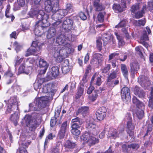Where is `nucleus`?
I'll return each instance as SVG.
<instances>
[{
    "label": "nucleus",
    "instance_id": "obj_1",
    "mask_svg": "<svg viewBox=\"0 0 153 153\" xmlns=\"http://www.w3.org/2000/svg\"><path fill=\"white\" fill-rule=\"evenodd\" d=\"M45 79L43 78H40V75L37 76L36 82L33 86L35 90L38 91V95H42V94L47 93L51 94V96L54 95L56 91L55 88V85L52 83H49L41 86L42 84L45 82Z\"/></svg>",
    "mask_w": 153,
    "mask_h": 153
},
{
    "label": "nucleus",
    "instance_id": "obj_2",
    "mask_svg": "<svg viewBox=\"0 0 153 153\" xmlns=\"http://www.w3.org/2000/svg\"><path fill=\"white\" fill-rule=\"evenodd\" d=\"M38 97L35 99L34 102L29 104V109L25 110V113L32 111H39L41 109L45 107L49 101L50 96H43L38 95Z\"/></svg>",
    "mask_w": 153,
    "mask_h": 153
},
{
    "label": "nucleus",
    "instance_id": "obj_3",
    "mask_svg": "<svg viewBox=\"0 0 153 153\" xmlns=\"http://www.w3.org/2000/svg\"><path fill=\"white\" fill-rule=\"evenodd\" d=\"M40 116V114L37 113H33L32 116L28 114L26 115L24 118L26 126L31 130L35 129L39 125L37 120L39 118Z\"/></svg>",
    "mask_w": 153,
    "mask_h": 153
},
{
    "label": "nucleus",
    "instance_id": "obj_4",
    "mask_svg": "<svg viewBox=\"0 0 153 153\" xmlns=\"http://www.w3.org/2000/svg\"><path fill=\"white\" fill-rule=\"evenodd\" d=\"M62 27L64 30L65 34L69 35L67 39L69 40L74 41V36L72 34L71 30L74 28L73 20L68 18L63 20Z\"/></svg>",
    "mask_w": 153,
    "mask_h": 153
},
{
    "label": "nucleus",
    "instance_id": "obj_5",
    "mask_svg": "<svg viewBox=\"0 0 153 153\" xmlns=\"http://www.w3.org/2000/svg\"><path fill=\"white\" fill-rule=\"evenodd\" d=\"M7 102V109L6 111V113H10L16 108L17 110H18V106L19 105L20 102L18 98L16 96H13L11 97Z\"/></svg>",
    "mask_w": 153,
    "mask_h": 153
},
{
    "label": "nucleus",
    "instance_id": "obj_6",
    "mask_svg": "<svg viewBox=\"0 0 153 153\" xmlns=\"http://www.w3.org/2000/svg\"><path fill=\"white\" fill-rule=\"evenodd\" d=\"M36 17L39 20L36 23L43 24L45 26H49L50 25L49 22L48 21L49 16L45 14L43 10H38Z\"/></svg>",
    "mask_w": 153,
    "mask_h": 153
},
{
    "label": "nucleus",
    "instance_id": "obj_7",
    "mask_svg": "<svg viewBox=\"0 0 153 153\" xmlns=\"http://www.w3.org/2000/svg\"><path fill=\"white\" fill-rule=\"evenodd\" d=\"M117 72L118 71L117 69L111 70V73L108 76L106 80L107 85L110 87L113 88L115 85L119 84V81L117 79L115 80H112L117 77Z\"/></svg>",
    "mask_w": 153,
    "mask_h": 153
},
{
    "label": "nucleus",
    "instance_id": "obj_8",
    "mask_svg": "<svg viewBox=\"0 0 153 153\" xmlns=\"http://www.w3.org/2000/svg\"><path fill=\"white\" fill-rule=\"evenodd\" d=\"M62 50L61 48L58 46H54L52 48L51 51L52 54L57 62H61L63 60L64 56L62 54Z\"/></svg>",
    "mask_w": 153,
    "mask_h": 153
},
{
    "label": "nucleus",
    "instance_id": "obj_9",
    "mask_svg": "<svg viewBox=\"0 0 153 153\" xmlns=\"http://www.w3.org/2000/svg\"><path fill=\"white\" fill-rule=\"evenodd\" d=\"M68 36H69V35H66L65 32L64 34L59 35L56 39V42L58 45L57 46H58L59 47H60L59 46L60 45L65 46L68 44V41H72L71 40H69L67 39V37Z\"/></svg>",
    "mask_w": 153,
    "mask_h": 153
},
{
    "label": "nucleus",
    "instance_id": "obj_10",
    "mask_svg": "<svg viewBox=\"0 0 153 153\" xmlns=\"http://www.w3.org/2000/svg\"><path fill=\"white\" fill-rule=\"evenodd\" d=\"M87 128L91 131H93L94 134H97L98 133V127L95 124V121L93 118H90L87 122Z\"/></svg>",
    "mask_w": 153,
    "mask_h": 153
},
{
    "label": "nucleus",
    "instance_id": "obj_11",
    "mask_svg": "<svg viewBox=\"0 0 153 153\" xmlns=\"http://www.w3.org/2000/svg\"><path fill=\"white\" fill-rule=\"evenodd\" d=\"M106 108L105 107H102L97 110L96 115L97 120L101 121L102 120L106 117Z\"/></svg>",
    "mask_w": 153,
    "mask_h": 153
},
{
    "label": "nucleus",
    "instance_id": "obj_12",
    "mask_svg": "<svg viewBox=\"0 0 153 153\" xmlns=\"http://www.w3.org/2000/svg\"><path fill=\"white\" fill-rule=\"evenodd\" d=\"M104 131H107L108 132V135L110 137H112L113 138L115 139L117 137H119L122 133L119 132L118 134V132L116 129L113 128H110V127L108 126H106L104 129Z\"/></svg>",
    "mask_w": 153,
    "mask_h": 153
},
{
    "label": "nucleus",
    "instance_id": "obj_13",
    "mask_svg": "<svg viewBox=\"0 0 153 153\" xmlns=\"http://www.w3.org/2000/svg\"><path fill=\"white\" fill-rule=\"evenodd\" d=\"M68 128L67 121H65L61 125L58 133V135L60 139H62L64 137L65 132L67 131Z\"/></svg>",
    "mask_w": 153,
    "mask_h": 153
},
{
    "label": "nucleus",
    "instance_id": "obj_14",
    "mask_svg": "<svg viewBox=\"0 0 153 153\" xmlns=\"http://www.w3.org/2000/svg\"><path fill=\"white\" fill-rule=\"evenodd\" d=\"M130 89L126 87L123 88L121 90V97L123 100L128 101L131 99Z\"/></svg>",
    "mask_w": 153,
    "mask_h": 153
},
{
    "label": "nucleus",
    "instance_id": "obj_15",
    "mask_svg": "<svg viewBox=\"0 0 153 153\" xmlns=\"http://www.w3.org/2000/svg\"><path fill=\"white\" fill-rule=\"evenodd\" d=\"M48 26H45L44 25L36 23L35 28L34 30V33L36 35L40 36L44 33L43 30Z\"/></svg>",
    "mask_w": 153,
    "mask_h": 153
},
{
    "label": "nucleus",
    "instance_id": "obj_16",
    "mask_svg": "<svg viewBox=\"0 0 153 153\" xmlns=\"http://www.w3.org/2000/svg\"><path fill=\"white\" fill-rule=\"evenodd\" d=\"M101 76H98L97 73L94 74L91 81V84L100 86L102 83Z\"/></svg>",
    "mask_w": 153,
    "mask_h": 153
},
{
    "label": "nucleus",
    "instance_id": "obj_17",
    "mask_svg": "<svg viewBox=\"0 0 153 153\" xmlns=\"http://www.w3.org/2000/svg\"><path fill=\"white\" fill-rule=\"evenodd\" d=\"M56 5L57 8H58V9L56 10L57 14H58L60 18L62 19L68 13L67 12L66 10L65 9H59L58 10L59 1L58 0H56Z\"/></svg>",
    "mask_w": 153,
    "mask_h": 153
},
{
    "label": "nucleus",
    "instance_id": "obj_18",
    "mask_svg": "<svg viewBox=\"0 0 153 153\" xmlns=\"http://www.w3.org/2000/svg\"><path fill=\"white\" fill-rule=\"evenodd\" d=\"M128 130L127 132L130 137H133L134 132L133 130L134 128V126L132 123V121H128L127 123Z\"/></svg>",
    "mask_w": 153,
    "mask_h": 153
},
{
    "label": "nucleus",
    "instance_id": "obj_19",
    "mask_svg": "<svg viewBox=\"0 0 153 153\" xmlns=\"http://www.w3.org/2000/svg\"><path fill=\"white\" fill-rule=\"evenodd\" d=\"M30 142L23 143L19 146V151L17 153H28L26 150V148L30 144Z\"/></svg>",
    "mask_w": 153,
    "mask_h": 153
},
{
    "label": "nucleus",
    "instance_id": "obj_20",
    "mask_svg": "<svg viewBox=\"0 0 153 153\" xmlns=\"http://www.w3.org/2000/svg\"><path fill=\"white\" fill-rule=\"evenodd\" d=\"M40 53L39 51H37L36 49L31 46L27 50V51L26 52L25 56L27 57L31 55L36 56L38 54H39Z\"/></svg>",
    "mask_w": 153,
    "mask_h": 153
},
{
    "label": "nucleus",
    "instance_id": "obj_21",
    "mask_svg": "<svg viewBox=\"0 0 153 153\" xmlns=\"http://www.w3.org/2000/svg\"><path fill=\"white\" fill-rule=\"evenodd\" d=\"M144 76H140L138 77V82L141 83L142 86L147 88L149 86L151 83L147 79H144Z\"/></svg>",
    "mask_w": 153,
    "mask_h": 153
},
{
    "label": "nucleus",
    "instance_id": "obj_22",
    "mask_svg": "<svg viewBox=\"0 0 153 153\" xmlns=\"http://www.w3.org/2000/svg\"><path fill=\"white\" fill-rule=\"evenodd\" d=\"M89 108L88 106H82L79 108L76 112V114H80L85 117L88 113Z\"/></svg>",
    "mask_w": 153,
    "mask_h": 153
},
{
    "label": "nucleus",
    "instance_id": "obj_23",
    "mask_svg": "<svg viewBox=\"0 0 153 153\" xmlns=\"http://www.w3.org/2000/svg\"><path fill=\"white\" fill-rule=\"evenodd\" d=\"M135 94L138 96L139 97H143L145 95V93L143 91L137 86H136L134 89Z\"/></svg>",
    "mask_w": 153,
    "mask_h": 153
},
{
    "label": "nucleus",
    "instance_id": "obj_24",
    "mask_svg": "<svg viewBox=\"0 0 153 153\" xmlns=\"http://www.w3.org/2000/svg\"><path fill=\"white\" fill-rule=\"evenodd\" d=\"M69 61L68 59H65L64 61V63L62 65V73L64 74H66L70 70V68L68 65Z\"/></svg>",
    "mask_w": 153,
    "mask_h": 153
},
{
    "label": "nucleus",
    "instance_id": "obj_25",
    "mask_svg": "<svg viewBox=\"0 0 153 153\" xmlns=\"http://www.w3.org/2000/svg\"><path fill=\"white\" fill-rule=\"evenodd\" d=\"M149 39L148 36L147 35L146 32L145 31L143 32L142 36L141 37L140 43L146 47H148V44L145 42Z\"/></svg>",
    "mask_w": 153,
    "mask_h": 153
},
{
    "label": "nucleus",
    "instance_id": "obj_26",
    "mask_svg": "<svg viewBox=\"0 0 153 153\" xmlns=\"http://www.w3.org/2000/svg\"><path fill=\"white\" fill-rule=\"evenodd\" d=\"M121 70L123 76L126 79L128 80V73L126 66L124 64H121Z\"/></svg>",
    "mask_w": 153,
    "mask_h": 153
},
{
    "label": "nucleus",
    "instance_id": "obj_27",
    "mask_svg": "<svg viewBox=\"0 0 153 153\" xmlns=\"http://www.w3.org/2000/svg\"><path fill=\"white\" fill-rule=\"evenodd\" d=\"M10 119L13 121L15 125H16L19 120V113L18 111L15 112L13 114H12L10 117Z\"/></svg>",
    "mask_w": 153,
    "mask_h": 153
},
{
    "label": "nucleus",
    "instance_id": "obj_28",
    "mask_svg": "<svg viewBox=\"0 0 153 153\" xmlns=\"http://www.w3.org/2000/svg\"><path fill=\"white\" fill-rule=\"evenodd\" d=\"M133 103L135 104L138 108H144V105L143 102L140 101L135 97H134L132 98Z\"/></svg>",
    "mask_w": 153,
    "mask_h": 153
},
{
    "label": "nucleus",
    "instance_id": "obj_29",
    "mask_svg": "<svg viewBox=\"0 0 153 153\" xmlns=\"http://www.w3.org/2000/svg\"><path fill=\"white\" fill-rule=\"evenodd\" d=\"M92 134H91V135L90 138L87 142V143L91 145L95 144L98 143L99 142L98 139L96 138V137H94V136L96 134H94V132H92Z\"/></svg>",
    "mask_w": 153,
    "mask_h": 153
},
{
    "label": "nucleus",
    "instance_id": "obj_30",
    "mask_svg": "<svg viewBox=\"0 0 153 153\" xmlns=\"http://www.w3.org/2000/svg\"><path fill=\"white\" fill-rule=\"evenodd\" d=\"M131 71L132 75L134 74L135 71H137L139 69L138 63L135 62L133 63L130 64Z\"/></svg>",
    "mask_w": 153,
    "mask_h": 153
},
{
    "label": "nucleus",
    "instance_id": "obj_31",
    "mask_svg": "<svg viewBox=\"0 0 153 153\" xmlns=\"http://www.w3.org/2000/svg\"><path fill=\"white\" fill-rule=\"evenodd\" d=\"M146 9V7L145 6H143L140 11H138V10L136 13H134L135 14V17L137 19H139L142 17L143 14L145 13V11Z\"/></svg>",
    "mask_w": 153,
    "mask_h": 153
},
{
    "label": "nucleus",
    "instance_id": "obj_32",
    "mask_svg": "<svg viewBox=\"0 0 153 153\" xmlns=\"http://www.w3.org/2000/svg\"><path fill=\"white\" fill-rule=\"evenodd\" d=\"M56 34V30L53 27L50 28L48 31L47 37L50 39L54 36Z\"/></svg>",
    "mask_w": 153,
    "mask_h": 153
},
{
    "label": "nucleus",
    "instance_id": "obj_33",
    "mask_svg": "<svg viewBox=\"0 0 153 153\" xmlns=\"http://www.w3.org/2000/svg\"><path fill=\"white\" fill-rule=\"evenodd\" d=\"M93 58L97 60L99 64L103 60V56L101 54L94 52L93 53Z\"/></svg>",
    "mask_w": 153,
    "mask_h": 153
},
{
    "label": "nucleus",
    "instance_id": "obj_34",
    "mask_svg": "<svg viewBox=\"0 0 153 153\" xmlns=\"http://www.w3.org/2000/svg\"><path fill=\"white\" fill-rule=\"evenodd\" d=\"M48 66V64L44 59L40 58L39 61V67L44 68L47 69Z\"/></svg>",
    "mask_w": 153,
    "mask_h": 153
},
{
    "label": "nucleus",
    "instance_id": "obj_35",
    "mask_svg": "<svg viewBox=\"0 0 153 153\" xmlns=\"http://www.w3.org/2000/svg\"><path fill=\"white\" fill-rule=\"evenodd\" d=\"M114 34L116 36L117 38L118 41V44L119 46H122L125 44V42L123 40L122 36L120 35L117 32H114Z\"/></svg>",
    "mask_w": 153,
    "mask_h": 153
},
{
    "label": "nucleus",
    "instance_id": "obj_36",
    "mask_svg": "<svg viewBox=\"0 0 153 153\" xmlns=\"http://www.w3.org/2000/svg\"><path fill=\"white\" fill-rule=\"evenodd\" d=\"M31 46L36 49L37 51H39L42 48V46L41 43L37 41H33L32 43Z\"/></svg>",
    "mask_w": 153,
    "mask_h": 153
},
{
    "label": "nucleus",
    "instance_id": "obj_37",
    "mask_svg": "<svg viewBox=\"0 0 153 153\" xmlns=\"http://www.w3.org/2000/svg\"><path fill=\"white\" fill-rule=\"evenodd\" d=\"M149 102L148 105L149 107L153 106V87L151 88L150 94L148 97Z\"/></svg>",
    "mask_w": 153,
    "mask_h": 153
},
{
    "label": "nucleus",
    "instance_id": "obj_38",
    "mask_svg": "<svg viewBox=\"0 0 153 153\" xmlns=\"http://www.w3.org/2000/svg\"><path fill=\"white\" fill-rule=\"evenodd\" d=\"M51 71L55 77H56L59 74V67L57 66L53 67L51 69Z\"/></svg>",
    "mask_w": 153,
    "mask_h": 153
},
{
    "label": "nucleus",
    "instance_id": "obj_39",
    "mask_svg": "<svg viewBox=\"0 0 153 153\" xmlns=\"http://www.w3.org/2000/svg\"><path fill=\"white\" fill-rule=\"evenodd\" d=\"M76 145L75 143L71 141L70 140H67L66 142L65 146L68 148L73 149Z\"/></svg>",
    "mask_w": 153,
    "mask_h": 153
},
{
    "label": "nucleus",
    "instance_id": "obj_40",
    "mask_svg": "<svg viewBox=\"0 0 153 153\" xmlns=\"http://www.w3.org/2000/svg\"><path fill=\"white\" fill-rule=\"evenodd\" d=\"M113 10L116 13L122 12L123 10L122 8L121 7L120 4H114L113 7Z\"/></svg>",
    "mask_w": 153,
    "mask_h": 153
},
{
    "label": "nucleus",
    "instance_id": "obj_41",
    "mask_svg": "<svg viewBox=\"0 0 153 153\" xmlns=\"http://www.w3.org/2000/svg\"><path fill=\"white\" fill-rule=\"evenodd\" d=\"M105 14L106 13L105 12H100L97 16L98 21L100 22H102L104 20V16Z\"/></svg>",
    "mask_w": 153,
    "mask_h": 153
},
{
    "label": "nucleus",
    "instance_id": "obj_42",
    "mask_svg": "<svg viewBox=\"0 0 153 153\" xmlns=\"http://www.w3.org/2000/svg\"><path fill=\"white\" fill-rule=\"evenodd\" d=\"M91 134H90L88 132H85L83 134L81 137V139L86 142H87Z\"/></svg>",
    "mask_w": 153,
    "mask_h": 153
},
{
    "label": "nucleus",
    "instance_id": "obj_43",
    "mask_svg": "<svg viewBox=\"0 0 153 153\" xmlns=\"http://www.w3.org/2000/svg\"><path fill=\"white\" fill-rule=\"evenodd\" d=\"M143 108H139V110H137L136 112V114L137 117L139 119H141L143 116L144 112L142 110Z\"/></svg>",
    "mask_w": 153,
    "mask_h": 153
},
{
    "label": "nucleus",
    "instance_id": "obj_44",
    "mask_svg": "<svg viewBox=\"0 0 153 153\" xmlns=\"http://www.w3.org/2000/svg\"><path fill=\"white\" fill-rule=\"evenodd\" d=\"M38 12V10H37L35 9H32L28 13V14L31 17H34L36 16Z\"/></svg>",
    "mask_w": 153,
    "mask_h": 153
},
{
    "label": "nucleus",
    "instance_id": "obj_45",
    "mask_svg": "<svg viewBox=\"0 0 153 153\" xmlns=\"http://www.w3.org/2000/svg\"><path fill=\"white\" fill-rule=\"evenodd\" d=\"M102 38L104 42V45H106L110 39V36L106 33H104L102 35Z\"/></svg>",
    "mask_w": 153,
    "mask_h": 153
},
{
    "label": "nucleus",
    "instance_id": "obj_46",
    "mask_svg": "<svg viewBox=\"0 0 153 153\" xmlns=\"http://www.w3.org/2000/svg\"><path fill=\"white\" fill-rule=\"evenodd\" d=\"M139 5L138 4H135L133 5L131 7V11L132 13H136L139 9Z\"/></svg>",
    "mask_w": 153,
    "mask_h": 153
},
{
    "label": "nucleus",
    "instance_id": "obj_47",
    "mask_svg": "<svg viewBox=\"0 0 153 153\" xmlns=\"http://www.w3.org/2000/svg\"><path fill=\"white\" fill-rule=\"evenodd\" d=\"M98 91L95 90L92 93L91 96L89 97V99L92 101H95L98 97Z\"/></svg>",
    "mask_w": 153,
    "mask_h": 153
},
{
    "label": "nucleus",
    "instance_id": "obj_48",
    "mask_svg": "<svg viewBox=\"0 0 153 153\" xmlns=\"http://www.w3.org/2000/svg\"><path fill=\"white\" fill-rule=\"evenodd\" d=\"M25 67L24 66V64H22L21 65L19 68V71L18 73V75L19 74L25 73V74H28L29 73V72H25Z\"/></svg>",
    "mask_w": 153,
    "mask_h": 153
},
{
    "label": "nucleus",
    "instance_id": "obj_49",
    "mask_svg": "<svg viewBox=\"0 0 153 153\" xmlns=\"http://www.w3.org/2000/svg\"><path fill=\"white\" fill-rule=\"evenodd\" d=\"M111 67L110 64H107L102 70V72L103 74H106L111 69Z\"/></svg>",
    "mask_w": 153,
    "mask_h": 153
},
{
    "label": "nucleus",
    "instance_id": "obj_50",
    "mask_svg": "<svg viewBox=\"0 0 153 153\" xmlns=\"http://www.w3.org/2000/svg\"><path fill=\"white\" fill-rule=\"evenodd\" d=\"M23 58H20L18 56H17L15 57L14 60V62L15 63V66L16 68V66L19 65L20 63L22 61Z\"/></svg>",
    "mask_w": 153,
    "mask_h": 153
},
{
    "label": "nucleus",
    "instance_id": "obj_51",
    "mask_svg": "<svg viewBox=\"0 0 153 153\" xmlns=\"http://www.w3.org/2000/svg\"><path fill=\"white\" fill-rule=\"evenodd\" d=\"M83 87L80 85V86L78 88L77 93V96L76 97L78 98L81 97L83 94L84 92V88H82Z\"/></svg>",
    "mask_w": 153,
    "mask_h": 153
},
{
    "label": "nucleus",
    "instance_id": "obj_52",
    "mask_svg": "<svg viewBox=\"0 0 153 153\" xmlns=\"http://www.w3.org/2000/svg\"><path fill=\"white\" fill-rule=\"evenodd\" d=\"M96 47L99 51H100L102 48V43L101 39H97L96 41Z\"/></svg>",
    "mask_w": 153,
    "mask_h": 153
},
{
    "label": "nucleus",
    "instance_id": "obj_53",
    "mask_svg": "<svg viewBox=\"0 0 153 153\" xmlns=\"http://www.w3.org/2000/svg\"><path fill=\"white\" fill-rule=\"evenodd\" d=\"M57 117H55L51 118L50 122V125L51 127H53L56 125L57 121Z\"/></svg>",
    "mask_w": 153,
    "mask_h": 153
},
{
    "label": "nucleus",
    "instance_id": "obj_54",
    "mask_svg": "<svg viewBox=\"0 0 153 153\" xmlns=\"http://www.w3.org/2000/svg\"><path fill=\"white\" fill-rule=\"evenodd\" d=\"M135 50L137 53L140 56H141L143 55L142 51L143 50V48L141 46H138L136 47L135 48Z\"/></svg>",
    "mask_w": 153,
    "mask_h": 153
},
{
    "label": "nucleus",
    "instance_id": "obj_55",
    "mask_svg": "<svg viewBox=\"0 0 153 153\" xmlns=\"http://www.w3.org/2000/svg\"><path fill=\"white\" fill-rule=\"evenodd\" d=\"M126 26V22L125 20L120 22L117 25H116L115 28H122Z\"/></svg>",
    "mask_w": 153,
    "mask_h": 153
},
{
    "label": "nucleus",
    "instance_id": "obj_56",
    "mask_svg": "<svg viewBox=\"0 0 153 153\" xmlns=\"http://www.w3.org/2000/svg\"><path fill=\"white\" fill-rule=\"evenodd\" d=\"M68 13H71L73 10V7L72 5L70 3L67 4L66 5V9H65Z\"/></svg>",
    "mask_w": 153,
    "mask_h": 153
},
{
    "label": "nucleus",
    "instance_id": "obj_57",
    "mask_svg": "<svg viewBox=\"0 0 153 153\" xmlns=\"http://www.w3.org/2000/svg\"><path fill=\"white\" fill-rule=\"evenodd\" d=\"M128 148H132L134 149L137 150L139 148L140 146L137 144L132 143L130 145H128Z\"/></svg>",
    "mask_w": 153,
    "mask_h": 153
},
{
    "label": "nucleus",
    "instance_id": "obj_58",
    "mask_svg": "<svg viewBox=\"0 0 153 153\" xmlns=\"http://www.w3.org/2000/svg\"><path fill=\"white\" fill-rule=\"evenodd\" d=\"M121 28V31L125 34V36L126 39H129L130 38V36L128 33L126 27Z\"/></svg>",
    "mask_w": 153,
    "mask_h": 153
},
{
    "label": "nucleus",
    "instance_id": "obj_59",
    "mask_svg": "<svg viewBox=\"0 0 153 153\" xmlns=\"http://www.w3.org/2000/svg\"><path fill=\"white\" fill-rule=\"evenodd\" d=\"M94 6L96 8V10L97 11L101 10L102 9V6L98 3L96 2H94Z\"/></svg>",
    "mask_w": 153,
    "mask_h": 153
},
{
    "label": "nucleus",
    "instance_id": "obj_60",
    "mask_svg": "<svg viewBox=\"0 0 153 153\" xmlns=\"http://www.w3.org/2000/svg\"><path fill=\"white\" fill-rule=\"evenodd\" d=\"M53 13L51 16L52 19L55 21H57V20H59L60 17H59V16L58 14H57V12L56 11L55 12L52 13Z\"/></svg>",
    "mask_w": 153,
    "mask_h": 153
},
{
    "label": "nucleus",
    "instance_id": "obj_61",
    "mask_svg": "<svg viewBox=\"0 0 153 153\" xmlns=\"http://www.w3.org/2000/svg\"><path fill=\"white\" fill-rule=\"evenodd\" d=\"M76 82L75 81L71 82L68 84L71 90H72L76 88Z\"/></svg>",
    "mask_w": 153,
    "mask_h": 153
},
{
    "label": "nucleus",
    "instance_id": "obj_62",
    "mask_svg": "<svg viewBox=\"0 0 153 153\" xmlns=\"http://www.w3.org/2000/svg\"><path fill=\"white\" fill-rule=\"evenodd\" d=\"M119 55V53H117L116 52H114V53H111L108 56L109 59H108V61L113 60L114 59V58L115 56H117Z\"/></svg>",
    "mask_w": 153,
    "mask_h": 153
},
{
    "label": "nucleus",
    "instance_id": "obj_63",
    "mask_svg": "<svg viewBox=\"0 0 153 153\" xmlns=\"http://www.w3.org/2000/svg\"><path fill=\"white\" fill-rule=\"evenodd\" d=\"M87 76L86 75H84L83 78L82 79V80L80 82V85H82V86H84V84L86 83L87 81Z\"/></svg>",
    "mask_w": 153,
    "mask_h": 153
},
{
    "label": "nucleus",
    "instance_id": "obj_64",
    "mask_svg": "<svg viewBox=\"0 0 153 153\" xmlns=\"http://www.w3.org/2000/svg\"><path fill=\"white\" fill-rule=\"evenodd\" d=\"M71 131L73 134L76 136L78 135L80 133V131L78 129H72Z\"/></svg>",
    "mask_w": 153,
    "mask_h": 153
}]
</instances>
